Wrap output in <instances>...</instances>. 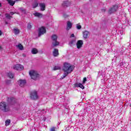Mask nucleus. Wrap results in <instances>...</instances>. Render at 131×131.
I'll use <instances>...</instances> for the list:
<instances>
[{
	"instance_id": "0eeeda50",
	"label": "nucleus",
	"mask_w": 131,
	"mask_h": 131,
	"mask_svg": "<svg viewBox=\"0 0 131 131\" xmlns=\"http://www.w3.org/2000/svg\"><path fill=\"white\" fill-rule=\"evenodd\" d=\"M31 98L32 100H36L38 96H37V92L36 91H32L30 94Z\"/></svg>"
},
{
	"instance_id": "5701e85b",
	"label": "nucleus",
	"mask_w": 131,
	"mask_h": 131,
	"mask_svg": "<svg viewBox=\"0 0 131 131\" xmlns=\"http://www.w3.org/2000/svg\"><path fill=\"white\" fill-rule=\"evenodd\" d=\"M13 31H14V34H15L16 35H17V34H19V33H20V31L19 30V29H16V28H14L13 29Z\"/></svg>"
},
{
	"instance_id": "7c9ffc66",
	"label": "nucleus",
	"mask_w": 131,
	"mask_h": 131,
	"mask_svg": "<svg viewBox=\"0 0 131 131\" xmlns=\"http://www.w3.org/2000/svg\"><path fill=\"white\" fill-rule=\"evenodd\" d=\"M76 28L77 29H78V30L81 29V26L78 24H77Z\"/></svg>"
},
{
	"instance_id": "ddd939ff",
	"label": "nucleus",
	"mask_w": 131,
	"mask_h": 131,
	"mask_svg": "<svg viewBox=\"0 0 131 131\" xmlns=\"http://www.w3.org/2000/svg\"><path fill=\"white\" fill-rule=\"evenodd\" d=\"M71 28H72V24L70 21H68L67 23V30H70Z\"/></svg>"
},
{
	"instance_id": "dca6fc26",
	"label": "nucleus",
	"mask_w": 131,
	"mask_h": 131,
	"mask_svg": "<svg viewBox=\"0 0 131 131\" xmlns=\"http://www.w3.org/2000/svg\"><path fill=\"white\" fill-rule=\"evenodd\" d=\"M39 7H40L41 11H45L46 9V4L45 3H40Z\"/></svg>"
},
{
	"instance_id": "39448f33",
	"label": "nucleus",
	"mask_w": 131,
	"mask_h": 131,
	"mask_svg": "<svg viewBox=\"0 0 131 131\" xmlns=\"http://www.w3.org/2000/svg\"><path fill=\"white\" fill-rule=\"evenodd\" d=\"M13 69L18 71H22V70L24 69V67L21 64H18L13 66Z\"/></svg>"
},
{
	"instance_id": "f03ea898",
	"label": "nucleus",
	"mask_w": 131,
	"mask_h": 131,
	"mask_svg": "<svg viewBox=\"0 0 131 131\" xmlns=\"http://www.w3.org/2000/svg\"><path fill=\"white\" fill-rule=\"evenodd\" d=\"M0 110L3 111V112H9L10 111V106L6 102H1L0 103Z\"/></svg>"
},
{
	"instance_id": "f257e3e1",
	"label": "nucleus",
	"mask_w": 131,
	"mask_h": 131,
	"mask_svg": "<svg viewBox=\"0 0 131 131\" xmlns=\"http://www.w3.org/2000/svg\"><path fill=\"white\" fill-rule=\"evenodd\" d=\"M75 67L73 65H71L70 63L68 62H64L63 64V67L62 68L63 71H64V73L63 76L61 77L60 79H63L65 78L66 76L71 73L72 71L74 70Z\"/></svg>"
},
{
	"instance_id": "37998d69",
	"label": "nucleus",
	"mask_w": 131,
	"mask_h": 131,
	"mask_svg": "<svg viewBox=\"0 0 131 131\" xmlns=\"http://www.w3.org/2000/svg\"><path fill=\"white\" fill-rule=\"evenodd\" d=\"M102 73L101 72H99L98 74H101Z\"/></svg>"
},
{
	"instance_id": "72a5a7b5",
	"label": "nucleus",
	"mask_w": 131,
	"mask_h": 131,
	"mask_svg": "<svg viewBox=\"0 0 131 131\" xmlns=\"http://www.w3.org/2000/svg\"><path fill=\"white\" fill-rule=\"evenodd\" d=\"M85 81H86V77L83 78L82 83H85Z\"/></svg>"
},
{
	"instance_id": "79ce46f5",
	"label": "nucleus",
	"mask_w": 131,
	"mask_h": 131,
	"mask_svg": "<svg viewBox=\"0 0 131 131\" xmlns=\"http://www.w3.org/2000/svg\"><path fill=\"white\" fill-rule=\"evenodd\" d=\"M102 12H105V9H102Z\"/></svg>"
},
{
	"instance_id": "a211bd4d",
	"label": "nucleus",
	"mask_w": 131,
	"mask_h": 131,
	"mask_svg": "<svg viewBox=\"0 0 131 131\" xmlns=\"http://www.w3.org/2000/svg\"><path fill=\"white\" fill-rule=\"evenodd\" d=\"M16 48H17L18 50H20V51H23V50H24V47L21 45V43L16 45Z\"/></svg>"
},
{
	"instance_id": "2eb2a0df",
	"label": "nucleus",
	"mask_w": 131,
	"mask_h": 131,
	"mask_svg": "<svg viewBox=\"0 0 131 131\" xmlns=\"http://www.w3.org/2000/svg\"><path fill=\"white\" fill-rule=\"evenodd\" d=\"M54 57L59 56V50L57 49H55L53 52Z\"/></svg>"
},
{
	"instance_id": "f3484780",
	"label": "nucleus",
	"mask_w": 131,
	"mask_h": 131,
	"mask_svg": "<svg viewBox=\"0 0 131 131\" xmlns=\"http://www.w3.org/2000/svg\"><path fill=\"white\" fill-rule=\"evenodd\" d=\"M90 32L88 31H85L84 32H83V37L84 38L86 39L88 38V36H89Z\"/></svg>"
},
{
	"instance_id": "58836bf2",
	"label": "nucleus",
	"mask_w": 131,
	"mask_h": 131,
	"mask_svg": "<svg viewBox=\"0 0 131 131\" xmlns=\"http://www.w3.org/2000/svg\"><path fill=\"white\" fill-rule=\"evenodd\" d=\"M2 31L0 30V36L2 35Z\"/></svg>"
},
{
	"instance_id": "9d476101",
	"label": "nucleus",
	"mask_w": 131,
	"mask_h": 131,
	"mask_svg": "<svg viewBox=\"0 0 131 131\" xmlns=\"http://www.w3.org/2000/svg\"><path fill=\"white\" fill-rule=\"evenodd\" d=\"M82 45H83V41L81 40H78L76 43L77 48L78 49H81L82 48Z\"/></svg>"
},
{
	"instance_id": "9b49d317",
	"label": "nucleus",
	"mask_w": 131,
	"mask_h": 131,
	"mask_svg": "<svg viewBox=\"0 0 131 131\" xmlns=\"http://www.w3.org/2000/svg\"><path fill=\"white\" fill-rule=\"evenodd\" d=\"M17 83L22 88L26 84V80H19Z\"/></svg>"
},
{
	"instance_id": "c85d7f7f",
	"label": "nucleus",
	"mask_w": 131,
	"mask_h": 131,
	"mask_svg": "<svg viewBox=\"0 0 131 131\" xmlns=\"http://www.w3.org/2000/svg\"><path fill=\"white\" fill-rule=\"evenodd\" d=\"M33 8H35L36 7L38 6V3H37V2H35V3L33 4Z\"/></svg>"
},
{
	"instance_id": "aec40b11",
	"label": "nucleus",
	"mask_w": 131,
	"mask_h": 131,
	"mask_svg": "<svg viewBox=\"0 0 131 131\" xmlns=\"http://www.w3.org/2000/svg\"><path fill=\"white\" fill-rule=\"evenodd\" d=\"M8 4L10 5V6H11V7H13L14 5H15V2L12 0H8Z\"/></svg>"
},
{
	"instance_id": "473e14b6",
	"label": "nucleus",
	"mask_w": 131,
	"mask_h": 131,
	"mask_svg": "<svg viewBox=\"0 0 131 131\" xmlns=\"http://www.w3.org/2000/svg\"><path fill=\"white\" fill-rule=\"evenodd\" d=\"M6 83L7 84H10L11 83V80H7L6 81Z\"/></svg>"
},
{
	"instance_id": "a878e982",
	"label": "nucleus",
	"mask_w": 131,
	"mask_h": 131,
	"mask_svg": "<svg viewBox=\"0 0 131 131\" xmlns=\"http://www.w3.org/2000/svg\"><path fill=\"white\" fill-rule=\"evenodd\" d=\"M5 16L7 19H8L9 20H11L13 17H12L11 15H10L9 14L6 13L5 14Z\"/></svg>"
},
{
	"instance_id": "4c0bfd02",
	"label": "nucleus",
	"mask_w": 131,
	"mask_h": 131,
	"mask_svg": "<svg viewBox=\"0 0 131 131\" xmlns=\"http://www.w3.org/2000/svg\"><path fill=\"white\" fill-rule=\"evenodd\" d=\"M74 34H71V36H70V37H74Z\"/></svg>"
},
{
	"instance_id": "cd10ccee",
	"label": "nucleus",
	"mask_w": 131,
	"mask_h": 131,
	"mask_svg": "<svg viewBox=\"0 0 131 131\" xmlns=\"http://www.w3.org/2000/svg\"><path fill=\"white\" fill-rule=\"evenodd\" d=\"M19 10L23 14H26V9L24 8H20Z\"/></svg>"
},
{
	"instance_id": "49530a36",
	"label": "nucleus",
	"mask_w": 131,
	"mask_h": 131,
	"mask_svg": "<svg viewBox=\"0 0 131 131\" xmlns=\"http://www.w3.org/2000/svg\"><path fill=\"white\" fill-rule=\"evenodd\" d=\"M0 49H1V46H0Z\"/></svg>"
},
{
	"instance_id": "2f4dec72",
	"label": "nucleus",
	"mask_w": 131,
	"mask_h": 131,
	"mask_svg": "<svg viewBox=\"0 0 131 131\" xmlns=\"http://www.w3.org/2000/svg\"><path fill=\"white\" fill-rule=\"evenodd\" d=\"M63 16L64 18H68L69 17V15H68L66 13H63Z\"/></svg>"
},
{
	"instance_id": "c03bdc74",
	"label": "nucleus",
	"mask_w": 131,
	"mask_h": 131,
	"mask_svg": "<svg viewBox=\"0 0 131 131\" xmlns=\"http://www.w3.org/2000/svg\"><path fill=\"white\" fill-rule=\"evenodd\" d=\"M6 24H8V22L6 21L5 22Z\"/></svg>"
},
{
	"instance_id": "7ed1b4c3",
	"label": "nucleus",
	"mask_w": 131,
	"mask_h": 131,
	"mask_svg": "<svg viewBox=\"0 0 131 131\" xmlns=\"http://www.w3.org/2000/svg\"><path fill=\"white\" fill-rule=\"evenodd\" d=\"M29 75H30L32 79H34V80H36V79L39 77V74L37 73L36 71H30L29 72Z\"/></svg>"
},
{
	"instance_id": "f704fd0d",
	"label": "nucleus",
	"mask_w": 131,
	"mask_h": 131,
	"mask_svg": "<svg viewBox=\"0 0 131 131\" xmlns=\"http://www.w3.org/2000/svg\"><path fill=\"white\" fill-rule=\"evenodd\" d=\"M55 129H56V127H51V128L50 129V131H55V130H56Z\"/></svg>"
},
{
	"instance_id": "6ab92c4d",
	"label": "nucleus",
	"mask_w": 131,
	"mask_h": 131,
	"mask_svg": "<svg viewBox=\"0 0 131 131\" xmlns=\"http://www.w3.org/2000/svg\"><path fill=\"white\" fill-rule=\"evenodd\" d=\"M7 76L9 77V78H14V74H12V72H9L7 73Z\"/></svg>"
},
{
	"instance_id": "a19ab883",
	"label": "nucleus",
	"mask_w": 131,
	"mask_h": 131,
	"mask_svg": "<svg viewBox=\"0 0 131 131\" xmlns=\"http://www.w3.org/2000/svg\"><path fill=\"white\" fill-rule=\"evenodd\" d=\"M0 8H2V3H0Z\"/></svg>"
},
{
	"instance_id": "4be33fe9",
	"label": "nucleus",
	"mask_w": 131,
	"mask_h": 131,
	"mask_svg": "<svg viewBox=\"0 0 131 131\" xmlns=\"http://www.w3.org/2000/svg\"><path fill=\"white\" fill-rule=\"evenodd\" d=\"M76 41V39H73L69 43V46L70 47H72V46H73V45H74Z\"/></svg>"
},
{
	"instance_id": "a18cd8bd",
	"label": "nucleus",
	"mask_w": 131,
	"mask_h": 131,
	"mask_svg": "<svg viewBox=\"0 0 131 131\" xmlns=\"http://www.w3.org/2000/svg\"><path fill=\"white\" fill-rule=\"evenodd\" d=\"M7 2L9 1V0H7Z\"/></svg>"
},
{
	"instance_id": "6e6552de",
	"label": "nucleus",
	"mask_w": 131,
	"mask_h": 131,
	"mask_svg": "<svg viewBox=\"0 0 131 131\" xmlns=\"http://www.w3.org/2000/svg\"><path fill=\"white\" fill-rule=\"evenodd\" d=\"M7 101L9 105H14L16 103V99L14 98V97L8 98Z\"/></svg>"
},
{
	"instance_id": "393cba45",
	"label": "nucleus",
	"mask_w": 131,
	"mask_h": 131,
	"mask_svg": "<svg viewBox=\"0 0 131 131\" xmlns=\"http://www.w3.org/2000/svg\"><path fill=\"white\" fill-rule=\"evenodd\" d=\"M38 53V51L37 49H36V48H33L32 50V54H33V55L35 54H37Z\"/></svg>"
},
{
	"instance_id": "412c9836",
	"label": "nucleus",
	"mask_w": 131,
	"mask_h": 131,
	"mask_svg": "<svg viewBox=\"0 0 131 131\" xmlns=\"http://www.w3.org/2000/svg\"><path fill=\"white\" fill-rule=\"evenodd\" d=\"M34 16H35V17H38V18H40V17H42V14L39 12H35L34 13Z\"/></svg>"
},
{
	"instance_id": "c756f323",
	"label": "nucleus",
	"mask_w": 131,
	"mask_h": 131,
	"mask_svg": "<svg viewBox=\"0 0 131 131\" xmlns=\"http://www.w3.org/2000/svg\"><path fill=\"white\" fill-rule=\"evenodd\" d=\"M32 27V26H31V24L29 23L27 26L28 29H31Z\"/></svg>"
},
{
	"instance_id": "423d86ee",
	"label": "nucleus",
	"mask_w": 131,
	"mask_h": 131,
	"mask_svg": "<svg viewBox=\"0 0 131 131\" xmlns=\"http://www.w3.org/2000/svg\"><path fill=\"white\" fill-rule=\"evenodd\" d=\"M46 33V28L45 27H41L39 29V33L38 34V36H40Z\"/></svg>"
},
{
	"instance_id": "f8f14e48",
	"label": "nucleus",
	"mask_w": 131,
	"mask_h": 131,
	"mask_svg": "<svg viewBox=\"0 0 131 131\" xmlns=\"http://www.w3.org/2000/svg\"><path fill=\"white\" fill-rule=\"evenodd\" d=\"M70 5H71V3L68 1H64L62 4V6L63 8H67V7H69Z\"/></svg>"
},
{
	"instance_id": "b1692460",
	"label": "nucleus",
	"mask_w": 131,
	"mask_h": 131,
	"mask_svg": "<svg viewBox=\"0 0 131 131\" xmlns=\"http://www.w3.org/2000/svg\"><path fill=\"white\" fill-rule=\"evenodd\" d=\"M60 69H61V67L59 66H56L54 67L53 68V70H54V71L56 70H60Z\"/></svg>"
},
{
	"instance_id": "ea45409f",
	"label": "nucleus",
	"mask_w": 131,
	"mask_h": 131,
	"mask_svg": "<svg viewBox=\"0 0 131 131\" xmlns=\"http://www.w3.org/2000/svg\"><path fill=\"white\" fill-rule=\"evenodd\" d=\"M15 2H20V1H21V0H15Z\"/></svg>"
},
{
	"instance_id": "e433bc0d",
	"label": "nucleus",
	"mask_w": 131,
	"mask_h": 131,
	"mask_svg": "<svg viewBox=\"0 0 131 131\" xmlns=\"http://www.w3.org/2000/svg\"><path fill=\"white\" fill-rule=\"evenodd\" d=\"M14 14H16V12H10V15H11L12 16L13 15H14Z\"/></svg>"
},
{
	"instance_id": "bb28decb",
	"label": "nucleus",
	"mask_w": 131,
	"mask_h": 131,
	"mask_svg": "<svg viewBox=\"0 0 131 131\" xmlns=\"http://www.w3.org/2000/svg\"><path fill=\"white\" fill-rule=\"evenodd\" d=\"M10 123H11V120L8 119L5 121V125L6 126L10 125Z\"/></svg>"
},
{
	"instance_id": "1a4fd4ad",
	"label": "nucleus",
	"mask_w": 131,
	"mask_h": 131,
	"mask_svg": "<svg viewBox=\"0 0 131 131\" xmlns=\"http://www.w3.org/2000/svg\"><path fill=\"white\" fill-rule=\"evenodd\" d=\"M118 9V6L115 5L113 7V8L109 9L108 13L112 14V13H114L115 12H116Z\"/></svg>"
},
{
	"instance_id": "4468645a",
	"label": "nucleus",
	"mask_w": 131,
	"mask_h": 131,
	"mask_svg": "<svg viewBox=\"0 0 131 131\" xmlns=\"http://www.w3.org/2000/svg\"><path fill=\"white\" fill-rule=\"evenodd\" d=\"M74 85L75 88H80V89H82V90H84V86H83V85L80 83H75Z\"/></svg>"
},
{
	"instance_id": "c9c22d12",
	"label": "nucleus",
	"mask_w": 131,
	"mask_h": 131,
	"mask_svg": "<svg viewBox=\"0 0 131 131\" xmlns=\"http://www.w3.org/2000/svg\"><path fill=\"white\" fill-rule=\"evenodd\" d=\"M45 111V110L43 109V110H39L38 112H37V113H40V112H42Z\"/></svg>"
},
{
	"instance_id": "20e7f679",
	"label": "nucleus",
	"mask_w": 131,
	"mask_h": 131,
	"mask_svg": "<svg viewBox=\"0 0 131 131\" xmlns=\"http://www.w3.org/2000/svg\"><path fill=\"white\" fill-rule=\"evenodd\" d=\"M51 38L53 40L52 42V47L54 48L55 47H57V46H59V42L57 41V39H58V36L57 35H53L51 37Z\"/></svg>"
}]
</instances>
